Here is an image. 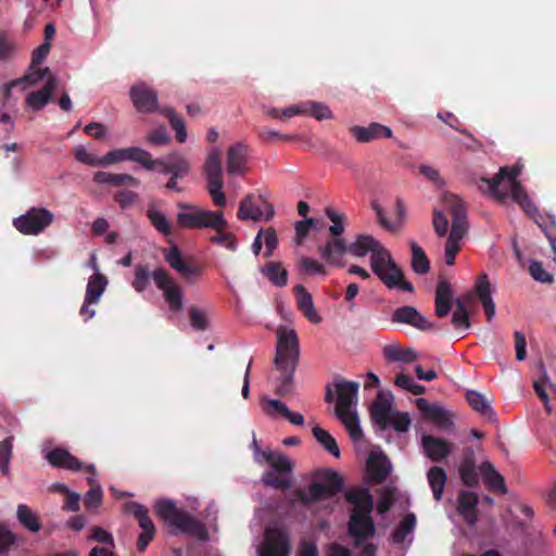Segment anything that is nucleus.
Listing matches in <instances>:
<instances>
[{
  "label": "nucleus",
  "mask_w": 556,
  "mask_h": 556,
  "mask_svg": "<svg viewBox=\"0 0 556 556\" xmlns=\"http://www.w3.org/2000/svg\"><path fill=\"white\" fill-rule=\"evenodd\" d=\"M462 482L468 488L479 485V473L476 466V452L472 446L463 450V458L458 468Z\"/></svg>",
  "instance_id": "obj_21"
},
{
  "label": "nucleus",
  "mask_w": 556,
  "mask_h": 556,
  "mask_svg": "<svg viewBox=\"0 0 556 556\" xmlns=\"http://www.w3.org/2000/svg\"><path fill=\"white\" fill-rule=\"evenodd\" d=\"M296 305L300 312L313 324H319L321 318L317 314L313 298L304 286L298 285L293 288Z\"/></svg>",
  "instance_id": "obj_29"
},
{
  "label": "nucleus",
  "mask_w": 556,
  "mask_h": 556,
  "mask_svg": "<svg viewBox=\"0 0 556 556\" xmlns=\"http://www.w3.org/2000/svg\"><path fill=\"white\" fill-rule=\"evenodd\" d=\"M370 266L374 274L389 289L399 288L407 292L414 291L412 282L404 279L402 269L396 265L384 247L381 245L378 250H374V254L370 256Z\"/></svg>",
  "instance_id": "obj_7"
},
{
  "label": "nucleus",
  "mask_w": 556,
  "mask_h": 556,
  "mask_svg": "<svg viewBox=\"0 0 556 556\" xmlns=\"http://www.w3.org/2000/svg\"><path fill=\"white\" fill-rule=\"evenodd\" d=\"M126 509L138 520L139 527L142 531L155 532L154 523L148 515V509L143 505L130 502L126 505Z\"/></svg>",
  "instance_id": "obj_44"
},
{
  "label": "nucleus",
  "mask_w": 556,
  "mask_h": 556,
  "mask_svg": "<svg viewBox=\"0 0 556 556\" xmlns=\"http://www.w3.org/2000/svg\"><path fill=\"white\" fill-rule=\"evenodd\" d=\"M261 271L273 285L277 287H285L288 283V271L280 263L269 262Z\"/></svg>",
  "instance_id": "obj_43"
},
{
  "label": "nucleus",
  "mask_w": 556,
  "mask_h": 556,
  "mask_svg": "<svg viewBox=\"0 0 556 556\" xmlns=\"http://www.w3.org/2000/svg\"><path fill=\"white\" fill-rule=\"evenodd\" d=\"M383 356L387 362L410 363L417 358V354L412 349H403L400 345L390 344L383 348Z\"/></svg>",
  "instance_id": "obj_42"
},
{
  "label": "nucleus",
  "mask_w": 556,
  "mask_h": 556,
  "mask_svg": "<svg viewBox=\"0 0 556 556\" xmlns=\"http://www.w3.org/2000/svg\"><path fill=\"white\" fill-rule=\"evenodd\" d=\"M169 157L174 178H184L190 173V162L184 154L178 151H173L169 153Z\"/></svg>",
  "instance_id": "obj_51"
},
{
  "label": "nucleus",
  "mask_w": 556,
  "mask_h": 556,
  "mask_svg": "<svg viewBox=\"0 0 556 556\" xmlns=\"http://www.w3.org/2000/svg\"><path fill=\"white\" fill-rule=\"evenodd\" d=\"M52 75L49 67L40 68L39 65L30 63L25 75L21 77V84L27 83L28 85H37L43 78Z\"/></svg>",
  "instance_id": "obj_54"
},
{
  "label": "nucleus",
  "mask_w": 556,
  "mask_h": 556,
  "mask_svg": "<svg viewBox=\"0 0 556 556\" xmlns=\"http://www.w3.org/2000/svg\"><path fill=\"white\" fill-rule=\"evenodd\" d=\"M476 292L481 301L486 319L490 321L495 315V304L491 296V285L486 274L479 275L476 282Z\"/></svg>",
  "instance_id": "obj_31"
},
{
  "label": "nucleus",
  "mask_w": 556,
  "mask_h": 556,
  "mask_svg": "<svg viewBox=\"0 0 556 556\" xmlns=\"http://www.w3.org/2000/svg\"><path fill=\"white\" fill-rule=\"evenodd\" d=\"M478 495L471 491H460L458 495L457 511L468 526L478 521Z\"/></svg>",
  "instance_id": "obj_27"
},
{
  "label": "nucleus",
  "mask_w": 556,
  "mask_h": 556,
  "mask_svg": "<svg viewBox=\"0 0 556 556\" xmlns=\"http://www.w3.org/2000/svg\"><path fill=\"white\" fill-rule=\"evenodd\" d=\"M17 519L26 529L31 532H38L40 530V522L37 516L30 510L25 504L17 506Z\"/></svg>",
  "instance_id": "obj_53"
},
{
  "label": "nucleus",
  "mask_w": 556,
  "mask_h": 556,
  "mask_svg": "<svg viewBox=\"0 0 556 556\" xmlns=\"http://www.w3.org/2000/svg\"><path fill=\"white\" fill-rule=\"evenodd\" d=\"M157 516L169 527L199 540H206L208 534L205 526L189 513L178 508L174 502L162 500L156 504Z\"/></svg>",
  "instance_id": "obj_4"
},
{
  "label": "nucleus",
  "mask_w": 556,
  "mask_h": 556,
  "mask_svg": "<svg viewBox=\"0 0 556 556\" xmlns=\"http://www.w3.org/2000/svg\"><path fill=\"white\" fill-rule=\"evenodd\" d=\"M350 132L358 142L363 143L381 138H391L393 135L390 127L379 123H370L367 127L353 126L350 128Z\"/></svg>",
  "instance_id": "obj_24"
},
{
  "label": "nucleus",
  "mask_w": 556,
  "mask_h": 556,
  "mask_svg": "<svg viewBox=\"0 0 556 556\" xmlns=\"http://www.w3.org/2000/svg\"><path fill=\"white\" fill-rule=\"evenodd\" d=\"M178 207L181 212L177 214V225L181 228L201 229L226 224L223 211L202 210L186 203H179Z\"/></svg>",
  "instance_id": "obj_11"
},
{
  "label": "nucleus",
  "mask_w": 556,
  "mask_h": 556,
  "mask_svg": "<svg viewBox=\"0 0 556 556\" xmlns=\"http://www.w3.org/2000/svg\"><path fill=\"white\" fill-rule=\"evenodd\" d=\"M134 106L142 113L160 112L157 93L144 83L134 85L129 91Z\"/></svg>",
  "instance_id": "obj_17"
},
{
  "label": "nucleus",
  "mask_w": 556,
  "mask_h": 556,
  "mask_svg": "<svg viewBox=\"0 0 556 556\" xmlns=\"http://www.w3.org/2000/svg\"><path fill=\"white\" fill-rule=\"evenodd\" d=\"M150 271L147 265L139 264L135 268L132 287L137 292H143L149 286Z\"/></svg>",
  "instance_id": "obj_56"
},
{
  "label": "nucleus",
  "mask_w": 556,
  "mask_h": 556,
  "mask_svg": "<svg viewBox=\"0 0 556 556\" xmlns=\"http://www.w3.org/2000/svg\"><path fill=\"white\" fill-rule=\"evenodd\" d=\"M228 227L229 224L227 220L223 226L211 227L216 233L210 238V241L215 244L224 245L226 249L233 252L237 250V241L233 233L225 231Z\"/></svg>",
  "instance_id": "obj_46"
},
{
  "label": "nucleus",
  "mask_w": 556,
  "mask_h": 556,
  "mask_svg": "<svg viewBox=\"0 0 556 556\" xmlns=\"http://www.w3.org/2000/svg\"><path fill=\"white\" fill-rule=\"evenodd\" d=\"M416 527V516L413 513L407 514L400 525L392 532L394 543H403L406 536L413 532Z\"/></svg>",
  "instance_id": "obj_50"
},
{
  "label": "nucleus",
  "mask_w": 556,
  "mask_h": 556,
  "mask_svg": "<svg viewBox=\"0 0 556 556\" xmlns=\"http://www.w3.org/2000/svg\"><path fill=\"white\" fill-rule=\"evenodd\" d=\"M530 217L544 232L554 254H556V218L549 214L543 215L538 210L536 213L532 214Z\"/></svg>",
  "instance_id": "obj_35"
},
{
  "label": "nucleus",
  "mask_w": 556,
  "mask_h": 556,
  "mask_svg": "<svg viewBox=\"0 0 556 556\" xmlns=\"http://www.w3.org/2000/svg\"><path fill=\"white\" fill-rule=\"evenodd\" d=\"M453 289L446 280H440L434 299V312L439 318L446 317L453 304ZM455 311L452 315V325L456 330H467L470 328L469 314L467 312L465 302L460 299L454 300Z\"/></svg>",
  "instance_id": "obj_5"
},
{
  "label": "nucleus",
  "mask_w": 556,
  "mask_h": 556,
  "mask_svg": "<svg viewBox=\"0 0 556 556\" xmlns=\"http://www.w3.org/2000/svg\"><path fill=\"white\" fill-rule=\"evenodd\" d=\"M300 357V344L296 332L293 329L279 328L277 332V345L275 367L279 371L276 393L287 396L293 391V380Z\"/></svg>",
  "instance_id": "obj_1"
},
{
  "label": "nucleus",
  "mask_w": 556,
  "mask_h": 556,
  "mask_svg": "<svg viewBox=\"0 0 556 556\" xmlns=\"http://www.w3.org/2000/svg\"><path fill=\"white\" fill-rule=\"evenodd\" d=\"M190 324L195 330L204 331L208 327L207 317L200 308L192 306L189 311Z\"/></svg>",
  "instance_id": "obj_62"
},
{
  "label": "nucleus",
  "mask_w": 556,
  "mask_h": 556,
  "mask_svg": "<svg viewBox=\"0 0 556 556\" xmlns=\"http://www.w3.org/2000/svg\"><path fill=\"white\" fill-rule=\"evenodd\" d=\"M324 482H312L307 492L301 489L294 491V495L302 504L319 502L336 496L343 488V480L339 473L331 469L323 472Z\"/></svg>",
  "instance_id": "obj_9"
},
{
  "label": "nucleus",
  "mask_w": 556,
  "mask_h": 556,
  "mask_svg": "<svg viewBox=\"0 0 556 556\" xmlns=\"http://www.w3.org/2000/svg\"><path fill=\"white\" fill-rule=\"evenodd\" d=\"M12 441L13 438L9 437L0 442V470L3 475L9 473V463L12 457Z\"/></svg>",
  "instance_id": "obj_57"
},
{
  "label": "nucleus",
  "mask_w": 556,
  "mask_h": 556,
  "mask_svg": "<svg viewBox=\"0 0 556 556\" xmlns=\"http://www.w3.org/2000/svg\"><path fill=\"white\" fill-rule=\"evenodd\" d=\"M304 109L306 110V113L318 121L329 119L332 116L329 108L323 103L307 102L304 104Z\"/></svg>",
  "instance_id": "obj_60"
},
{
  "label": "nucleus",
  "mask_w": 556,
  "mask_h": 556,
  "mask_svg": "<svg viewBox=\"0 0 556 556\" xmlns=\"http://www.w3.org/2000/svg\"><path fill=\"white\" fill-rule=\"evenodd\" d=\"M428 482L435 501H441L447 481V476L442 467L433 466L427 473Z\"/></svg>",
  "instance_id": "obj_37"
},
{
  "label": "nucleus",
  "mask_w": 556,
  "mask_h": 556,
  "mask_svg": "<svg viewBox=\"0 0 556 556\" xmlns=\"http://www.w3.org/2000/svg\"><path fill=\"white\" fill-rule=\"evenodd\" d=\"M203 173L207 182V192L213 203L218 207H224L226 205V195L223 192L222 151L218 147H212L208 150L203 165Z\"/></svg>",
  "instance_id": "obj_10"
},
{
  "label": "nucleus",
  "mask_w": 556,
  "mask_h": 556,
  "mask_svg": "<svg viewBox=\"0 0 556 556\" xmlns=\"http://www.w3.org/2000/svg\"><path fill=\"white\" fill-rule=\"evenodd\" d=\"M89 540L97 541L101 544L109 545L111 547L115 546L113 535L108 532L105 529L94 526L90 529Z\"/></svg>",
  "instance_id": "obj_63"
},
{
  "label": "nucleus",
  "mask_w": 556,
  "mask_h": 556,
  "mask_svg": "<svg viewBox=\"0 0 556 556\" xmlns=\"http://www.w3.org/2000/svg\"><path fill=\"white\" fill-rule=\"evenodd\" d=\"M155 286L163 292L165 302L172 312H180L184 307V292L178 282L169 275V273L159 267L151 274Z\"/></svg>",
  "instance_id": "obj_13"
},
{
  "label": "nucleus",
  "mask_w": 556,
  "mask_h": 556,
  "mask_svg": "<svg viewBox=\"0 0 556 556\" xmlns=\"http://www.w3.org/2000/svg\"><path fill=\"white\" fill-rule=\"evenodd\" d=\"M452 446L453 445L444 439L430 434L422 437V447L426 455L432 462H441L447 457L452 452Z\"/></svg>",
  "instance_id": "obj_28"
},
{
  "label": "nucleus",
  "mask_w": 556,
  "mask_h": 556,
  "mask_svg": "<svg viewBox=\"0 0 556 556\" xmlns=\"http://www.w3.org/2000/svg\"><path fill=\"white\" fill-rule=\"evenodd\" d=\"M54 220L51 211L45 207H30L26 213L13 219L15 229L25 236H38Z\"/></svg>",
  "instance_id": "obj_12"
},
{
  "label": "nucleus",
  "mask_w": 556,
  "mask_h": 556,
  "mask_svg": "<svg viewBox=\"0 0 556 556\" xmlns=\"http://www.w3.org/2000/svg\"><path fill=\"white\" fill-rule=\"evenodd\" d=\"M300 266H301V269L304 270L308 275H314V274L326 275L327 274L326 268L321 263H319L316 260H313L308 256H303L300 260Z\"/></svg>",
  "instance_id": "obj_64"
},
{
  "label": "nucleus",
  "mask_w": 556,
  "mask_h": 556,
  "mask_svg": "<svg viewBox=\"0 0 556 556\" xmlns=\"http://www.w3.org/2000/svg\"><path fill=\"white\" fill-rule=\"evenodd\" d=\"M226 165L230 176L243 175L248 169V147L242 142L230 146L227 150Z\"/></svg>",
  "instance_id": "obj_22"
},
{
  "label": "nucleus",
  "mask_w": 556,
  "mask_h": 556,
  "mask_svg": "<svg viewBox=\"0 0 556 556\" xmlns=\"http://www.w3.org/2000/svg\"><path fill=\"white\" fill-rule=\"evenodd\" d=\"M367 471L372 482L382 483L391 472V465L384 455H370L367 462Z\"/></svg>",
  "instance_id": "obj_30"
},
{
  "label": "nucleus",
  "mask_w": 556,
  "mask_h": 556,
  "mask_svg": "<svg viewBox=\"0 0 556 556\" xmlns=\"http://www.w3.org/2000/svg\"><path fill=\"white\" fill-rule=\"evenodd\" d=\"M412 250V269L417 275H425L430 270V261L424 249L416 242H410Z\"/></svg>",
  "instance_id": "obj_45"
},
{
  "label": "nucleus",
  "mask_w": 556,
  "mask_h": 556,
  "mask_svg": "<svg viewBox=\"0 0 556 556\" xmlns=\"http://www.w3.org/2000/svg\"><path fill=\"white\" fill-rule=\"evenodd\" d=\"M381 247V243L376 240L372 236L369 235H358L356 237V240L351 243H345V253H350L357 257L365 256L368 252H371L374 254V250H378Z\"/></svg>",
  "instance_id": "obj_33"
},
{
  "label": "nucleus",
  "mask_w": 556,
  "mask_h": 556,
  "mask_svg": "<svg viewBox=\"0 0 556 556\" xmlns=\"http://www.w3.org/2000/svg\"><path fill=\"white\" fill-rule=\"evenodd\" d=\"M275 210L262 194L250 193L245 195L239 204L237 217L240 220H254L261 219L269 220L274 217Z\"/></svg>",
  "instance_id": "obj_14"
},
{
  "label": "nucleus",
  "mask_w": 556,
  "mask_h": 556,
  "mask_svg": "<svg viewBox=\"0 0 556 556\" xmlns=\"http://www.w3.org/2000/svg\"><path fill=\"white\" fill-rule=\"evenodd\" d=\"M144 156H147L146 150L138 147H129L109 151L103 157H101V162L102 166H105L123 161H132L142 166Z\"/></svg>",
  "instance_id": "obj_26"
},
{
  "label": "nucleus",
  "mask_w": 556,
  "mask_h": 556,
  "mask_svg": "<svg viewBox=\"0 0 556 556\" xmlns=\"http://www.w3.org/2000/svg\"><path fill=\"white\" fill-rule=\"evenodd\" d=\"M336 416L343 424L350 438L356 442L363 439V431L356 413L351 410L337 412Z\"/></svg>",
  "instance_id": "obj_38"
},
{
  "label": "nucleus",
  "mask_w": 556,
  "mask_h": 556,
  "mask_svg": "<svg viewBox=\"0 0 556 556\" xmlns=\"http://www.w3.org/2000/svg\"><path fill=\"white\" fill-rule=\"evenodd\" d=\"M314 438L323 447L336 458L340 457V450L336 439L325 429L316 426L312 430Z\"/></svg>",
  "instance_id": "obj_49"
},
{
  "label": "nucleus",
  "mask_w": 556,
  "mask_h": 556,
  "mask_svg": "<svg viewBox=\"0 0 556 556\" xmlns=\"http://www.w3.org/2000/svg\"><path fill=\"white\" fill-rule=\"evenodd\" d=\"M479 472L491 490L503 494L507 492L503 476L495 470L494 466L490 462H483L479 466Z\"/></svg>",
  "instance_id": "obj_36"
},
{
  "label": "nucleus",
  "mask_w": 556,
  "mask_h": 556,
  "mask_svg": "<svg viewBox=\"0 0 556 556\" xmlns=\"http://www.w3.org/2000/svg\"><path fill=\"white\" fill-rule=\"evenodd\" d=\"M394 324H406L421 331H430L434 328L433 323L429 321L414 306L405 305L396 308L391 317Z\"/></svg>",
  "instance_id": "obj_19"
},
{
  "label": "nucleus",
  "mask_w": 556,
  "mask_h": 556,
  "mask_svg": "<svg viewBox=\"0 0 556 556\" xmlns=\"http://www.w3.org/2000/svg\"><path fill=\"white\" fill-rule=\"evenodd\" d=\"M108 286V279L104 275L100 273H96L92 275L87 285L85 298L87 302H96L98 303L101 295L105 291Z\"/></svg>",
  "instance_id": "obj_41"
},
{
  "label": "nucleus",
  "mask_w": 556,
  "mask_h": 556,
  "mask_svg": "<svg viewBox=\"0 0 556 556\" xmlns=\"http://www.w3.org/2000/svg\"><path fill=\"white\" fill-rule=\"evenodd\" d=\"M520 175V168L513 167H501L500 172L491 179L482 178L481 181L486 185L488 190L491 194L496 198V200L501 203H505L509 198L507 191H503L500 189V186L504 179H508L509 187L513 186L514 181H518L517 177Z\"/></svg>",
  "instance_id": "obj_18"
},
{
  "label": "nucleus",
  "mask_w": 556,
  "mask_h": 556,
  "mask_svg": "<svg viewBox=\"0 0 556 556\" xmlns=\"http://www.w3.org/2000/svg\"><path fill=\"white\" fill-rule=\"evenodd\" d=\"M529 273L531 277L542 283H552L554 281V277L552 274L547 273L541 262L532 261L529 265Z\"/></svg>",
  "instance_id": "obj_59"
},
{
  "label": "nucleus",
  "mask_w": 556,
  "mask_h": 556,
  "mask_svg": "<svg viewBox=\"0 0 556 556\" xmlns=\"http://www.w3.org/2000/svg\"><path fill=\"white\" fill-rule=\"evenodd\" d=\"M146 141L151 146L161 147L167 144L170 141V137L166 127L160 126L147 135Z\"/></svg>",
  "instance_id": "obj_58"
},
{
  "label": "nucleus",
  "mask_w": 556,
  "mask_h": 556,
  "mask_svg": "<svg viewBox=\"0 0 556 556\" xmlns=\"http://www.w3.org/2000/svg\"><path fill=\"white\" fill-rule=\"evenodd\" d=\"M93 181L99 185L119 186H134L138 187L140 180L129 174H114L108 172H97L93 175Z\"/></svg>",
  "instance_id": "obj_34"
},
{
  "label": "nucleus",
  "mask_w": 556,
  "mask_h": 556,
  "mask_svg": "<svg viewBox=\"0 0 556 556\" xmlns=\"http://www.w3.org/2000/svg\"><path fill=\"white\" fill-rule=\"evenodd\" d=\"M48 463L55 468L66 469L71 471H80L84 468L83 463L67 450L63 447H54L46 455ZM85 470L92 476L96 475L94 465L90 464L85 467Z\"/></svg>",
  "instance_id": "obj_16"
},
{
  "label": "nucleus",
  "mask_w": 556,
  "mask_h": 556,
  "mask_svg": "<svg viewBox=\"0 0 556 556\" xmlns=\"http://www.w3.org/2000/svg\"><path fill=\"white\" fill-rule=\"evenodd\" d=\"M142 167L147 170L157 169L163 175L172 176V164L169 154L165 159H152L150 152L147 151V156L143 157Z\"/></svg>",
  "instance_id": "obj_52"
},
{
  "label": "nucleus",
  "mask_w": 556,
  "mask_h": 556,
  "mask_svg": "<svg viewBox=\"0 0 556 556\" xmlns=\"http://www.w3.org/2000/svg\"><path fill=\"white\" fill-rule=\"evenodd\" d=\"M164 260L187 282L195 281L203 274V267L194 262L186 261L176 244L168 250H164Z\"/></svg>",
  "instance_id": "obj_15"
},
{
  "label": "nucleus",
  "mask_w": 556,
  "mask_h": 556,
  "mask_svg": "<svg viewBox=\"0 0 556 556\" xmlns=\"http://www.w3.org/2000/svg\"><path fill=\"white\" fill-rule=\"evenodd\" d=\"M410 417L407 413L393 412L390 418V427L396 432H406L410 426Z\"/></svg>",
  "instance_id": "obj_61"
},
{
  "label": "nucleus",
  "mask_w": 556,
  "mask_h": 556,
  "mask_svg": "<svg viewBox=\"0 0 556 556\" xmlns=\"http://www.w3.org/2000/svg\"><path fill=\"white\" fill-rule=\"evenodd\" d=\"M345 500L354 505L348 522V533L356 540V545H359L376 533L371 517L374 497L367 489L354 488L345 493Z\"/></svg>",
  "instance_id": "obj_2"
},
{
  "label": "nucleus",
  "mask_w": 556,
  "mask_h": 556,
  "mask_svg": "<svg viewBox=\"0 0 556 556\" xmlns=\"http://www.w3.org/2000/svg\"><path fill=\"white\" fill-rule=\"evenodd\" d=\"M509 190L511 199L517 204H519V206L523 210V212L527 215L531 216L532 214L536 213L538 208L529 198L520 181H514L513 186L509 187Z\"/></svg>",
  "instance_id": "obj_40"
},
{
  "label": "nucleus",
  "mask_w": 556,
  "mask_h": 556,
  "mask_svg": "<svg viewBox=\"0 0 556 556\" xmlns=\"http://www.w3.org/2000/svg\"><path fill=\"white\" fill-rule=\"evenodd\" d=\"M261 457L271 468L263 472L262 483L276 490H289L292 486V460L286 454L271 450L263 451Z\"/></svg>",
  "instance_id": "obj_6"
},
{
  "label": "nucleus",
  "mask_w": 556,
  "mask_h": 556,
  "mask_svg": "<svg viewBox=\"0 0 556 556\" xmlns=\"http://www.w3.org/2000/svg\"><path fill=\"white\" fill-rule=\"evenodd\" d=\"M393 410L391 402L388 399H382L379 394L378 399L371 404L370 416L375 424L381 429L390 427V418Z\"/></svg>",
  "instance_id": "obj_32"
},
{
  "label": "nucleus",
  "mask_w": 556,
  "mask_h": 556,
  "mask_svg": "<svg viewBox=\"0 0 556 556\" xmlns=\"http://www.w3.org/2000/svg\"><path fill=\"white\" fill-rule=\"evenodd\" d=\"M290 542L286 534L279 533L263 551L261 556H289Z\"/></svg>",
  "instance_id": "obj_47"
},
{
  "label": "nucleus",
  "mask_w": 556,
  "mask_h": 556,
  "mask_svg": "<svg viewBox=\"0 0 556 556\" xmlns=\"http://www.w3.org/2000/svg\"><path fill=\"white\" fill-rule=\"evenodd\" d=\"M416 406L425 418L433 421L439 427L448 428L452 425L451 414L442 406L432 404L424 397L416 400Z\"/></svg>",
  "instance_id": "obj_25"
},
{
  "label": "nucleus",
  "mask_w": 556,
  "mask_h": 556,
  "mask_svg": "<svg viewBox=\"0 0 556 556\" xmlns=\"http://www.w3.org/2000/svg\"><path fill=\"white\" fill-rule=\"evenodd\" d=\"M268 405L275 410L288 419L292 425L302 426L304 424V417L300 413L291 412L286 404L279 400H268Z\"/></svg>",
  "instance_id": "obj_55"
},
{
  "label": "nucleus",
  "mask_w": 556,
  "mask_h": 556,
  "mask_svg": "<svg viewBox=\"0 0 556 556\" xmlns=\"http://www.w3.org/2000/svg\"><path fill=\"white\" fill-rule=\"evenodd\" d=\"M466 400L470 407L483 417L488 419H492L494 417L495 414L490 402L481 393L469 390L466 393Z\"/></svg>",
  "instance_id": "obj_39"
},
{
  "label": "nucleus",
  "mask_w": 556,
  "mask_h": 556,
  "mask_svg": "<svg viewBox=\"0 0 556 556\" xmlns=\"http://www.w3.org/2000/svg\"><path fill=\"white\" fill-rule=\"evenodd\" d=\"M442 204L452 217V228L444 249L445 263L452 266L455 264L456 254L460 250L459 242L468 231L467 210L463 200L453 193L444 194Z\"/></svg>",
  "instance_id": "obj_3"
},
{
  "label": "nucleus",
  "mask_w": 556,
  "mask_h": 556,
  "mask_svg": "<svg viewBox=\"0 0 556 556\" xmlns=\"http://www.w3.org/2000/svg\"><path fill=\"white\" fill-rule=\"evenodd\" d=\"M326 215L332 222V225L329 227L331 238L328 239L324 245L318 247V253L328 264L341 267L343 264L340 260L344 255L346 243L342 238V233L344 232V216L329 207L326 210Z\"/></svg>",
  "instance_id": "obj_8"
},
{
  "label": "nucleus",
  "mask_w": 556,
  "mask_h": 556,
  "mask_svg": "<svg viewBox=\"0 0 556 556\" xmlns=\"http://www.w3.org/2000/svg\"><path fill=\"white\" fill-rule=\"evenodd\" d=\"M147 217L153 227L163 236L172 235V226L166 216L155 208L154 204H150L147 210Z\"/></svg>",
  "instance_id": "obj_48"
},
{
  "label": "nucleus",
  "mask_w": 556,
  "mask_h": 556,
  "mask_svg": "<svg viewBox=\"0 0 556 556\" xmlns=\"http://www.w3.org/2000/svg\"><path fill=\"white\" fill-rule=\"evenodd\" d=\"M337 392V404L334 412L351 410V407L356 404L359 384L354 381L336 380L333 382Z\"/></svg>",
  "instance_id": "obj_20"
},
{
  "label": "nucleus",
  "mask_w": 556,
  "mask_h": 556,
  "mask_svg": "<svg viewBox=\"0 0 556 556\" xmlns=\"http://www.w3.org/2000/svg\"><path fill=\"white\" fill-rule=\"evenodd\" d=\"M56 87L58 80L55 75H50L41 89L31 91L27 94L26 105L33 111H40L52 99V94L54 93Z\"/></svg>",
  "instance_id": "obj_23"
}]
</instances>
